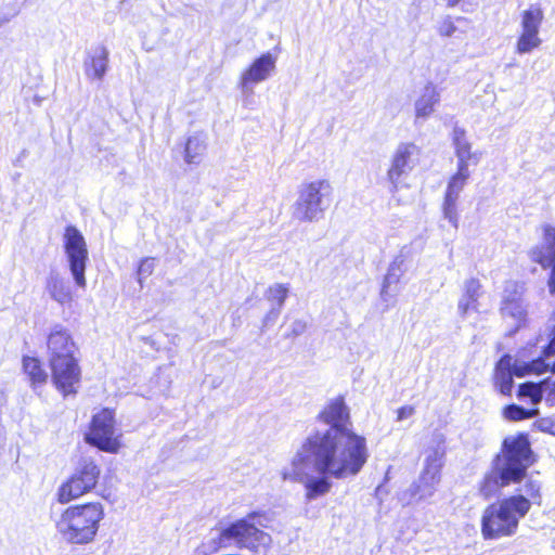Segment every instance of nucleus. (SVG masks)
<instances>
[{"label": "nucleus", "mask_w": 555, "mask_h": 555, "mask_svg": "<svg viewBox=\"0 0 555 555\" xmlns=\"http://www.w3.org/2000/svg\"><path fill=\"white\" fill-rule=\"evenodd\" d=\"M268 298L269 300L273 301L278 306H282L288 295V289L283 284H275L268 289Z\"/></svg>", "instance_id": "nucleus-28"}, {"label": "nucleus", "mask_w": 555, "mask_h": 555, "mask_svg": "<svg viewBox=\"0 0 555 555\" xmlns=\"http://www.w3.org/2000/svg\"><path fill=\"white\" fill-rule=\"evenodd\" d=\"M22 372L27 377L33 388L40 387L48 382V373L42 361L38 357L23 356Z\"/></svg>", "instance_id": "nucleus-18"}, {"label": "nucleus", "mask_w": 555, "mask_h": 555, "mask_svg": "<svg viewBox=\"0 0 555 555\" xmlns=\"http://www.w3.org/2000/svg\"><path fill=\"white\" fill-rule=\"evenodd\" d=\"M104 517L105 509L101 502L73 504L62 511L55 527L67 543L86 545L94 541Z\"/></svg>", "instance_id": "nucleus-4"}, {"label": "nucleus", "mask_w": 555, "mask_h": 555, "mask_svg": "<svg viewBox=\"0 0 555 555\" xmlns=\"http://www.w3.org/2000/svg\"><path fill=\"white\" fill-rule=\"evenodd\" d=\"M500 459H501V455H500V454H498V455H496V457H495V460H494V464H496V462H498V461H500Z\"/></svg>", "instance_id": "nucleus-37"}, {"label": "nucleus", "mask_w": 555, "mask_h": 555, "mask_svg": "<svg viewBox=\"0 0 555 555\" xmlns=\"http://www.w3.org/2000/svg\"><path fill=\"white\" fill-rule=\"evenodd\" d=\"M455 156L457 157L456 171L448 180L446 194L460 196L461 191L467 183L470 171L469 166L479 163L480 154L472 151V144L467 140L466 132L455 127L452 133Z\"/></svg>", "instance_id": "nucleus-9"}, {"label": "nucleus", "mask_w": 555, "mask_h": 555, "mask_svg": "<svg viewBox=\"0 0 555 555\" xmlns=\"http://www.w3.org/2000/svg\"><path fill=\"white\" fill-rule=\"evenodd\" d=\"M195 552L199 555H208L204 550H202V547H197Z\"/></svg>", "instance_id": "nucleus-36"}, {"label": "nucleus", "mask_w": 555, "mask_h": 555, "mask_svg": "<svg viewBox=\"0 0 555 555\" xmlns=\"http://www.w3.org/2000/svg\"><path fill=\"white\" fill-rule=\"evenodd\" d=\"M443 452L435 454L426 460L425 467L421 473L418 481L413 485L412 494L423 498L425 495H431L435 490V486L440 481V473L442 467Z\"/></svg>", "instance_id": "nucleus-14"}, {"label": "nucleus", "mask_w": 555, "mask_h": 555, "mask_svg": "<svg viewBox=\"0 0 555 555\" xmlns=\"http://www.w3.org/2000/svg\"><path fill=\"white\" fill-rule=\"evenodd\" d=\"M518 397H528L533 404H538L543 399V389L541 383L526 382L518 386Z\"/></svg>", "instance_id": "nucleus-26"}, {"label": "nucleus", "mask_w": 555, "mask_h": 555, "mask_svg": "<svg viewBox=\"0 0 555 555\" xmlns=\"http://www.w3.org/2000/svg\"><path fill=\"white\" fill-rule=\"evenodd\" d=\"M275 68V57L267 52L254 60L241 75V86H248L266 80Z\"/></svg>", "instance_id": "nucleus-15"}, {"label": "nucleus", "mask_w": 555, "mask_h": 555, "mask_svg": "<svg viewBox=\"0 0 555 555\" xmlns=\"http://www.w3.org/2000/svg\"><path fill=\"white\" fill-rule=\"evenodd\" d=\"M543 21L544 11L540 4H531L520 13V31L514 46L516 54H529L541 47L540 29Z\"/></svg>", "instance_id": "nucleus-10"}, {"label": "nucleus", "mask_w": 555, "mask_h": 555, "mask_svg": "<svg viewBox=\"0 0 555 555\" xmlns=\"http://www.w3.org/2000/svg\"><path fill=\"white\" fill-rule=\"evenodd\" d=\"M459 197L456 195L446 194L442 202V214L453 228H459Z\"/></svg>", "instance_id": "nucleus-24"}, {"label": "nucleus", "mask_w": 555, "mask_h": 555, "mask_svg": "<svg viewBox=\"0 0 555 555\" xmlns=\"http://www.w3.org/2000/svg\"><path fill=\"white\" fill-rule=\"evenodd\" d=\"M205 149L206 145L198 135L188 138L184 144V160L188 164H197Z\"/></svg>", "instance_id": "nucleus-23"}, {"label": "nucleus", "mask_w": 555, "mask_h": 555, "mask_svg": "<svg viewBox=\"0 0 555 555\" xmlns=\"http://www.w3.org/2000/svg\"><path fill=\"white\" fill-rule=\"evenodd\" d=\"M538 428L543 431L555 436V418L542 417L537 421Z\"/></svg>", "instance_id": "nucleus-31"}, {"label": "nucleus", "mask_w": 555, "mask_h": 555, "mask_svg": "<svg viewBox=\"0 0 555 555\" xmlns=\"http://www.w3.org/2000/svg\"><path fill=\"white\" fill-rule=\"evenodd\" d=\"M525 491L527 493V499L530 501L531 505L537 504L541 505L542 503V493H541V483L533 479H528L525 482Z\"/></svg>", "instance_id": "nucleus-27"}, {"label": "nucleus", "mask_w": 555, "mask_h": 555, "mask_svg": "<svg viewBox=\"0 0 555 555\" xmlns=\"http://www.w3.org/2000/svg\"><path fill=\"white\" fill-rule=\"evenodd\" d=\"M154 270V258H143L138 267V275L140 278H146L152 274Z\"/></svg>", "instance_id": "nucleus-30"}, {"label": "nucleus", "mask_w": 555, "mask_h": 555, "mask_svg": "<svg viewBox=\"0 0 555 555\" xmlns=\"http://www.w3.org/2000/svg\"><path fill=\"white\" fill-rule=\"evenodd\" d=\"M543 241L552 249V255L555 250V227L545 224L542 228ZM530 258L533 262L541 264L543 268L553 267V256L548 257L542 247L535 246L530 250Z\"/></svg>", "instance_id": "nucleus-20"}, {"label": "nucleus", "mask_w": 555, "mask_h": 555, "mask_svg": "<svg viewBox=\"0 0 555 555\" xmlns=\"http://www.w3.org/2000/svg\"><path fill=\"white\" fill-rule=\"evenodd\" d=\"M120 436L116 433L115 411L103 408L91 417L85 441L100 451L116 454L121 448Z\"/></svg>", "instance_id": "nucleus-7"}, {"label": "nucleus", "mask_w": 555, "mask_h": 555, "mask_svg": "<svg viewBox=\"0 0 555 555\" xmlns=\"http://www.w3.org/2000/svg\"><path fill=\"white\" fill-rule=\"evenodd\" d=\"M464 0H446V5L448 8H454L459 4H461Z\"/></svg>", "instance_id": "nucleus-35"}, {"label": "nucleus", "mask_w": 555, "mask_h": 555, "mask_svg": "<svg viewBox=\"0 0 555 555\" xmlns=\"http://www.w3.org/2000/svg\"><path fill=\"white\" fill-rule=\"evenodd\" d=\"M530 508V501L522 494L508 495L489 504L480 519L482 538L499 540L513 537L518 530L520 519Z\"/></svg>", "instance_id": "nucleus-3"}, {"label": "nucleus", "mask_w": 555, "mask_h": 555, "mask_svg": "<svg viewBox=\"0 0 555 555\" xmlns=\"http://www.w3.org/2000/svg\"><path fill=\"white\" fill-rule=\"evenodd\" d=\"M333 188L327 180L321 179L304 183L295 204V212L301 221H312L322 214V199L331 196Z\"/></svg>", "instance_id": "nucleus-11"}, {"label": "nucleus", "mask_w": 555, "mask_h": 555, "mask_svg": "<svg viewBox=\"0 0 555 555\" xmlns=\"http://www.w3.org/2000/svg\"><path fill=\"white\" fill-rule=\"evenodd\" d=\"M440 95L435 85L427 83L424 87V92L415 101V116L416 118H427L435 111V105L439 103Z\"/></svg>", "instance_id": "nucleus-19"}, {"label": "nucleus", "mask_w": 555, "mask_h": 555, "mask_svg": "<svg viewBox=\"0 0 555 555\" xmlns=\"http://www.w3.org/2000/svg\"><path fill=\"white\" fill-rule=\"evenodd\" d=\"M101 478V466L93 460L88 459L79 463L57 488L56 501L60 504H68L83 495L92 492Z\"/></svg>", "instance_id": "nucleus-6"}, {"label": "nucleus", "mask_w": 555, "mask_h": 555, "mask_svg": "<svg viewBox=\"0 0 555 555\" xmlns=\"http://www.w3.org/2000/svg\"><path fill=\"white\" fill-rule=\"evenodd\" d=\"M456 30V27L450 16L446 17L437 27V31L441 37H450Z\"/></svg>", "instance_id": "nucleus-29"}, {"label": "nucleus", "mask_w": 555, "mask_h": 555, "mask_svg": "<svg viewBox=\"0 0 555 555\" xmlns=\"http://www.w3.org/2000/svg\"><path fill=\"white\" fill-rule=\"evenodd\" d=\"M64 249L76 285L80 288H86L85 271L88 261V248L85 237L74 225H67L64 230Z\"/></svg>", "instance_id": "nucleus-12"}, {"label": "nucleus", "mask_w": 555, "mask_h": 555, "mask_svg": "<svg viewBox=\"0 0 555 555\" xmlns=\"http://www.w3.org/2000/svg\"><path fill=\"white\" fill-rule=\"evenodd\" d=\"M318 418L330 427L309 435L293 457L291 467L281 472L284 481L302 483L308 501L331 491L330 478L339 480L357 476L370 456L366 438L351 427L350 412L343 396L330 400Z\"/></svg>", "instance_id": "nucleus-1"}, {"label": "nucleus", "mask_w": 555, "mask_h": 555, "mask_svg": "<svg viewBox=\"0 0 555 555\" xmlns=\"http://www.w3.org/2000/svg\"><path fill=\"white\" fill-rule=\"evenodd\" d=\"M415 413L413 405H402L397 410V421L401 422L411 417Z\"/></svg>", "instance_id": "nucleus-32"}, {"label": "nucleus", "mask_w": 555, "mask_h": 555, "mask_svg": "<svg viewBox=\"0 0 555 555\" xmlns=\"http://www.w3.org/2000/svg\"><path fill=\"white\" fill-rule=\"evenodd\" d=\"M108 62V51L104 47L98 48L85 62L86 75L91 79H102Z\"/></svg>", "instance_id": "nucleus-21"}, {"label": "nucleus", "mask_w": 555, "mask_h": 555, "mask_svg": "<svg viewBox=\"0 0 555 555\" xmlns=\"http://www.w3.org/2000/svg\"><path fill=\"white\" fill-rule=\"evenodd\" d=\"M482 294V285L476 278L465 281L463 294L457 302V310L462 317H466L470 312H477L478 299Z\"/></svg>", "instance_id": "nucleus-17"}, {"label": "nucleus", "mask_w": 555, "mask_h": 555, "mask_svg": "<svg viewBox=\"0 0 555 555\" xmlns=\"http://www.w3.org/2000/svg\"><path fill=\"white\" fill-rule=\"evenodd\" d=\"M420 155L421 149L413 142L398 145L387 170V179L391 183L393 192L398 190L401 178L414 168Z\"/></svg>", "instance_id": "nucleus-13"}, {"label": "nucleus", "mask_w": 555, "mask_h": 555, "mask_svg": "<svg viewBox=\"0 0 555 555\" xmlns=\"http://www.w3.org/2000/svg\"><path fill=\"white\" fill-rule=\"evenodd\" d=\"M307 327V324L306 322L304 321H297L295 324H294V327L292 330V335L293 336H297V335H300L301 333L305 332Z\"/></svg>", "instance_id": "nucleus-33"}, {"label": "nucleus", "mask_w": 555, "mask_h": 555, "mask_svg": "<svg viewBox=\"0 0 555 555\" xmlns=\"http://www.w3.org/2000/svg\"><path fill=\"white\" fill-rule=\"evenodd\" d=\"M545 399L551 405H555V380L551 384Z\"/></svg>", "instance_id": "nucleus-34"}, {"label": "nucleus", "mask_w": 555, "mask_h": 555, "mask_svg": "<svg viewBox=\"0 0 555 555\" xmlns=\"http://www.w3.org/2000/svg\"><path fill=\"white\" fill-rule=\"evenodd\" d=\"M514 483V478L506 468L491 469L480 480L478 490L483 499L488 500L495 495L503 487Z\"/></svg>", "instance_id": "nucleus-16"}, {"label": "nucleus", "mask_w": 555, "mask_h": 555, "mask_svg": "<svg viewBox=\"0 0 555 555\" xmlns=\"http://www.w3.org/2000/svg\"><path fill=\"white\" fill-rule=\"evenodd\" d=\"M46 349L53 387L64 397L76 396L82 382L79 346L72 332L53 325L46 337Z\"/></svg>", "instance_id": "nucleus-2"}, {"label": "nucleus", "mask_w": 555, "mask_h": 555, "mask_svg": "<svg viewBox=\"0 0 555 555\" xmlns=\"http://www.w3.org/2000/svg\"><path fill=\"white\" fill-rule=\"evenodd\" d=\"M502 453L505 462L504 468L514 478V483L520 482L526 477L528 467L537 462L526 433H518L505 438L502 443Z\"/></svg>", "instance_id": "nucleus-8"}, {"label": "nucleus", "mask_w": 555, "mask_h": 555, "mask_svg": "<svg viewBox=\"0 0 555 555\" xmlns=\"http://www.w3.org/2000/svg\"><path fill=\"white\" fill-rule=\"evenodd\" d=\"M47 289L50 296L60 305H70L74 300L68 282L57 275L48 279Z\"/></svg>", "instance_id": "nucleus-22"}, {"label": "nucleus", "mask_w": 555, "mask_h": 555, "mask_svg": "<svg viewBox=\"0 0 555 555\" xmlns=\"http://www.w3.org/2000/svg\"><path fill=\"white\" fill-rule=\"evenodd\" d=\"M262 516L261 512H251L222 528L217 538L218 546L225 547L233 542L238 548L251 552L268 547L271 544V537L257 526H261L259 521L256 522V519Z\"/></svg>", "instance_id": "nucleus-5"}, {"label": "nucleus", "mask_w": 555, "mask_h": 555, "mask_svg": "<svg viewBox=\"0 0 555 555\" xmlns=\"http://www.w3.org/2000/svg\"><path fill=\"white\" fill-rule=\"evenodd\" d=\"M539 414V410L525 409L518 404L512 403L504 408L503 415L506 420L512 422H519L528 418H532Z\"/></svg>", "instance_id": "nucleus-25"}]
</instances>
